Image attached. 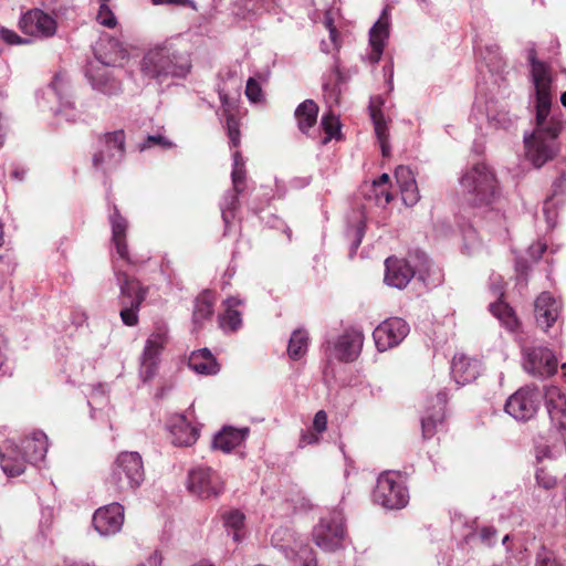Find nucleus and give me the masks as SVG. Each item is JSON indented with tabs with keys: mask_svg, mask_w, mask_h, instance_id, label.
Wrapping results in <instances>:
<instances>
[{
	"mask_svg": "<svg viewBox=\"0 0 566 566\" xmlns=\"http://www.w3.org/2000/svg\"><path fill=\"white\" fill-rule=\"evenodd\" d=\"M14 265L10 260H6L0 256V290H2L7 283L8 277L13 273Z\"/></svg>",
	"mask_w": 566,
	"mask_h": 566,
	"instance_id": "obj_55",
	"label": "nucleus"
},
{
	"mask_svg": "<svg viewBox=\"0 0 566 566\" xmlns=\"http://www.w3.org/2000/svg\"><path fill=\"white\" fill-rule=\"evenodd\" d=\"M25 459L18 444L7 441L0 452V467L7 476L14 478L25 471Z\"/></svg>",
	"mask_w": 566,
	"mask_h": 566,
	"instance_id": "obj_22",
	"label": "nucleus"
},
{
	"mask_svg": "<svg viewBox=\"0 0 566 566\" xmlns=\"http://www.w3.org/2000/svg\"><path fill=\"white\" fill-rule=\"evenodd\" d=\"M400 192L403 203L408 207L415 206L420 198L416 181L411 184L409 182L408 186L400 187Z\"/></svg>",
	"mask_w": 566,
	"mask_h": 566,
	"instance_id": "obj_48",
	"label": "nucleus"
},
{
	"mask_svg": "<svg viewBox=\"0 0 566 566\" xmlns=\"http://www.w3.org/2000/svg\"><path fill=\"white\" fill-rule=\"evenodd\" d=\"M327 427V415L324 410H319L315 413L313 419V428L317 433H322Z\"/></svg>",
	"mask_w": 566,
	"mask_h": 566,
	"instance_id": "obj_57",
	"label": "nucleus"
},
{
	"mask_svg": "<svg viewBox=\"0 0 566 566\" xmlns=\"http://www.w3.org/2000/svg\"><path fill=\"white\" fill-rule=\"evenodd\" d=\"M53 510L51 507L43 509L41 512V520L39 523V531L42 536H46L48 531L52 525Z\"/></svg>",
	"mask_w": 566,
	"mask_h": 566,
	"instance_id": "obj_54",
	"label": "nucleus"
},
{
	"mask_svg": "<svg viewBox=\"0 0 566 566\" xmlns=\"http://www.w3.org/2000/svg\"><path fill=\"white\" fill-rule=\"evenodd\" d=\"M534 566H562V564L556 559L553 552L542 546L536 553Z\"/></svg>",
	"mask_w": 566,
	"mask_h": 566,
	"instance_id": "obj_49",
	"label": "nucleus"
},
{
	"mask_svg": "<svg viewBox=\"0 0 566 566\" xmlns=\"http://www.w3.org/2000/svg\"><path fill=\"white\" fill-rule=\"evenodd\" d=\"M19 447L28 462L36 464L43 461L46 455L49 448L48 437L42 431H34L22 439Z\"/></svg>",
	"mask_w": 566,
	"mask_h": 566,
	"instance_id": "obj_27",
	"label": "nucleus"
},
{
	"mask_svg": "<svg viewBox=\"0 0 566 566\" xmlns=\"http://www.w3.org/2000/svg\"><path fill=\"white\" fill-rule=\"evenodd\" d=\"M490 312L500 321V323L510 332H515L518 327V319L512 307L503 301L490 304Z\"/></svg>",
	"mask_w": 566,
	"mask_h": 566,
	"instance_id": "obj_36",
	"label": "nucleus"
},
{
	"mask_svg": "<svg viewBox=\"0 0 566 566\" xmlns=\"http://www.w3.org/2000/svg\"><path fill=\"white\" fill-rule=\"evenodd\" d=\"M175 145L163 134L148 135L147 138L138 145L140 151L149 148L159 147L161 149H170Z\"/></svg>",
	"mask_w": 566,
	"mask_h": 566,
	"instance_id": "obj_44",
	"label": "nucleus"
},
{
	"mask_svg": "<svg viewBox=\"0 0 566 566\" xmlns=\"http://www.w3.org/2000/svg\"><path fill=\"white\" fill-rule=\"evenodd\" d=\"M395 178L399 188L402 186H408L409 182L411 184L416 181L412 170L407 166L397 167L395 170Z\"/></svg>",
	"mask_w": 566,
	"mask_h": 566,
	"instance_id": "obj_53",
	"label": "nucleus"
},
{
	"mask_svg": "<svg viewBox=\"0 0 566 566\" xmlns=\"http://www.w3.org/2000/svg\"><path fill=\"white\" fill-rule=\"evenodd\" d=\"M553 206H554L553 198H548L544 202V207H543V211H544V214H545V218H546V222H547L549 228H554L555 224H556V214L552 210Z\"/></svg>",
	"mask_w": 566,
	"mask_h": 566,
	"instance_id": "obj_58",
	"label": "nucleus"
},
{
	"mask_svg": "<svg viewBox=\"0 0 566 566\" xmlns=\"http://www.w3.org/2000/svg\"><path fill=\"white\" fill-rule=\"evenodd\" d=\"M485 119L488 126L493 129H510L516 122L505 109H496L493 102L486 103Z\"/></svg>",
	"mask_w": 566,
	"mask_h": 566,
	"instance_id": "obj_33",
	"label": "nucleus"
},
{
	"mask_svg": "<svg viewBox=\"0 0 566 566\" xmlns=\"http://www.w3.org/2000/svg\"><path fill=\"white\" fill-rule=\"evenodd\" d=\"M496 534L497 532L493 526H483L479 532L481 542L486 546H492L496 543Z\"/></svg>",
	"mask_w": 566,
	"mask_h": 566,
	"instance_id": "obj_56",
	"label": "nucleus"
},
{
	"mask_svg": "<svg viewBox=\"0 0 566 566\" xmlns=\"http://www.w3.org/2000/svg\"><path fill=\"white\" fill-rule=\"evenodd\" d=\"M321 125L326 134V136L323 139L324 144L328 143L333 138L338 137V135L340 134L339 119L332 113L323 115L321 119Z\"/></svg>",
	"mask_w": 566,
	"mask_h": 566,
	"instance_id": "obj_43",
	"label": "nucleus"
},
{
	"mask_svg": "<svg viewBox=\"0 0 566 566\" xmlns=\"http://www.w3.org/2000/svg\"><path fill=\"white\" fill-rule=\"evenodd\" d=\"M483 249L475 229L469 227L463 231L462 252L469 256L479 254Z\"/></svg>",
	"mask_w": 566,
	"mask_h": 566,
	"instance_id": "obj_42",
	"label": "nucleus"
},
{
	"mask_svg": "<svg viewBox=\"0 0 566 566\" xmlns=\"http://www.w3.org/2000/svg\"><path fill=\"white\" fill-rule=\"evenodd\" d=\"M96 21L108 29H113L117 25V19L111 9L109 4L101 3L96 14Z\"/></svg>",
	"mask_w": 566,
	"mask_h": 566,
	"instance_id": "obj_46",
	"label": "nucleus"
},
{
	"mask_svg": "<svg viewBox=\"0 0 566 566\" xmlns=\"http://www.w3.org/2000/svg\"><path fill=\"white\" fill-rule=\"evenodd\" d=\"M232 159H233L232 172H231L232 185L237 192H242L243 184L245 180V161H244V158L242 157V155L238 150H235L232 154Z\"/></svg>",
	"mask_w": 566,
	"mask_h": 566,
	"instance_id": "obj_39",
	"label": "nucleus"
},
{
	"mask_svg": "<svg viewBox=\"0 0 566 566\" xmlns=\"http://www.w3.org/2000/svg\"><path fill=\"white\" fill-rule=\"evenodd\" d=\"M535 93V127L523 136L525 159L535 168L553 160L559 151L558 136L563 129L560 111H552V78L547 66L530 54Z\"/></svg>",
	"mask_w": 566,
	"mask_h": 566,
	"instance_id": "obj_1",
	"label": "nucleus"
},
{
	"mask_svg": "<svg viewBox=\"0 0 566 566\" xmlns=\"http://www.w3.org/2000/svg\"><path fill=\"white\" fill-rule=\"evenodd\" d=\"M448 398L449 392L442 389L437 392L434 398L427 400L424 412L421 417L423 439H431L439 430L443 429Z\"/></svg>",
	"mask_w": 566,
	"mask_h": 566,
	"instance_id": "obj_14",
	"label": "nucleus"
},
{
	"mask_svg": "<svg viewBox=\"0 0 566 566\" xmlns=\"http://www.w3.org/2000/svg\"><path fill=\"white\" fill-rule=\"evenodd\" d=\"M382 101L379 96L371 98L369 105L370 118L374 124L375 133L378 140H388V127L384 114L380 111Z\"/></svg>",
	"mask_w": 566,
	"mask_h": 566,
	"instance_id": "obj_37",
	"label": "nucleus"
},
{
	"mask_svg": "<svg viewBox=\"0 0 566 566\" xmlns=\"http://www.w3.org/2000/svg\"><path fill=\"white\" fill-rule=\"evenodd\" d=\"M245 96L252 103L261 102L263 98L261 85L253 77H250L247 82Z\"/></svg>",
	"mask_w": 566,
	"mask_h": 566,
	"instance_id": "obj_51",
	"label": "nucleus"
},
{
	"mask_svg": "<svg viewBox=\"0 0 566 566\" xmlns=\"http://www.w3.org/2000/svg\"><path fill=\"white\" fill-rule=\"evenodd\" d=\"M310 337L304 328L295 329L289 339L287 355L293 360L301 359L308 349Z\"/></svg>",
	"mask_w": 566,
	"mask_h": 566,
	"instance_id": "obj_35",
	"label": "nucleus"
},
{
	"mask_svg": "<svg viewBox=\"0 0 566 566\" xmlns=\"http://www.w3.org/2000/svg\"><path fill=\"white\" fill-rule=\"evenodd\" d=\"M388 182V174H382L378 179L373 181L370 191L374 193L376 203L378 206H386L392 200L391 193L386 188Z\"/></svg>",
	"mask_w": 566,
	"mask_h": 566,
	"instance_id": "obj_41",
	"label": "nucleus"
},
{
	"mask_svg": "<svg viewBox=\"0 0 566 566\" xmlns=\"http://www.w3.org/2000/svg\"><path fill=\"white\" fill-rule=\"evenodd\" d=\"M155 6H175V7H192L195 2L192 0H151Z\"/></svg>",
	"mask_w": 566,
	"mask_h": 566,
	"instance_id": "obj_59",
	"label": "nucleus"
},
{
	"mask_svg": "<svg viewBox=\"0 0 566 566\" xmlns=\"http://www.w3.org/2000/svg\"><path fill=\"white\" fill-rule=\"evenodd\" d=\"M163 557L158 552H154L146 560L145 566H161Z\"/></svg>",
	"mask_w": 566,
	"mask_h": 566,
	"instance_id": "obj_64",
	"label": "nucleus"
},
{
	"mask_svg": "<svg viewBox=\"0 0 566 566\" xmlns=\"http://www.w3.org/2000/svg\"><path fill=\"white\" fill-rule=\"evenodd\" d=\"M318 434L317 432H303L300 439V447L304 448L305 446L317 443L319 441Z\"/></svg>",
	"mask_w": 566,
	"mask_h": 566,
	"instance_id": "obj_62",
	"label": "nucleus"
},
{
	"mask_svg": "<svg viewBox=\"0 0 566 566\" xmlns=\"http://www.w3.org/2000/svg\"><path fill=\"white\" fill-rule=\"evenodd\" d=\"M227 130L230 139V147H238L240 144V130L239 124L233 115L227 116Z\"/></svg>",
	"mask_w": 566,
	"mask_h": 566,
	"instance_id": "obj_52",
	"label": "nucleus"
},
{
	"mask_svg": "<svg viewBox=\"0 0 566 566\" xmlns=\"http://www.w3.org/2000/svg\"><path fill=\"white\" fill-rule=\"evenodd\" d=\"M241 192H237L234 188L226 192L220 203L222 220L226 226L230 224V222L234 218V211L239 203V195Z\"/></svg>",
	"mask_w": 566,
	"mask_h": 566,
	"instance_id": "obj_40",
	"label": "nucleus"
},
{
	"mask_svg": "<svg viewBox=\"0 0 566 566\" xmlns=\"http://www.w3.org/2000/svg\"><path fill=\"white\" fill-rule=\"evenodd\" d=\"M364 344V334L358 329H348L337 337L333 344V354L340 361L349 363L357 359Z\"/></svg>",
	"mask_w": 566,
	"mask_h": 566,
	"instance_id": "obj_18",
	"label": "nucleus"
},
{
	"mask_svg": "<svg viewBox=\"0 0 566 566\" xmlns=\"http://www.w3.org/2000/svg\"><path fill=\"white\" fill-rule=\"evenodd\" d=\"M191 71V52L169 40L146 49L138 62L142 80L159 87H169L186 80Z\"/></svg>",
	"mask_w": 566,
	"mask_h": 566,
	"instance_id": "obj_2",
	"label": "nucleus"
},
{
	"mask_svg": "<svg viewBox=\"0 0 566 566\" xmlns=\"http://www.w3.org/2000/svg\"><path fill=\"white\" fill-rule=\"evenodd\" d=\"M167 428L171 436V442L178 447H189L198 439V430L193 427L185 415L172 416Z\"/></svg>",
	"mask_w": 566,
	"mask_h": 566,
	"instance_id": "obj_21",
	"label": "nucleus"
},
{
	"mask_svg": "<svg viewBox=\"0 0 566 566\" xmlns=\"http://www.w3.org/2000/svg\"><path fill=\"white\" fill-rule=\"evenodd\" d=\"M462 190L475 207L490 206L500 196V188L494 172L483 163L465 170L460 178Z\"/></svg>",
	"mask_w": 566,
	"mask_h": 566,
	"instance_id": "obj_4",
	"label": "nucleus"
},
{
	"mask_svg": "<svg viewBox=\"0 0 566 566\" xmlns=\"http://www.w3.org/2000/svg\"><path fill=\"white\" fill-rule=\"evenodd\" d=\"M145 480L144 463L138 452L119 453L106 480L107 485L117 493L136 491Z\"/></svg>",
	"mask_w": 566,
	"mask_h": 566,
	"instance_id": "obj_5",
	"label": "nucleus"
},
{
	"mask_svg": "<svg viewBox=\"0 0 566 566\" xmlns=\"http://www.w3.org/2000/svg\"><path fill=\"white\" fill-rule=\"evenodd\" d=\"M187 489L202 500L218 497L224 490L221 476L205 464L191 468L187 476Z\"/></svg>",
	"mask_w": 566,
	"mask_h": 566,
	"instance_id": "obj_11",
	"label": "nucleus"
},
{
	"mask_svg": "<svg viewBox=\"0 0 566 566\" xmlns=\"http://www.w3.org/2000/svg\"><path fill=\"white\" fill-rule=\"evenodd\" d=\"M348 235H350V248H349V258H354L356 254L363 238L365 235V222L364 220H359L355 227L348 230Z\"/></svg>",
	"mask_w": 566,
	"mask_h": 566,
	"instance_id": "obj_45",
	"label": "nucleus"
},
{
	"mask_svg": "<svg viewBox=\"0 0 566 566\" xmlns=\"http://www.w3.org/2000/svg\"><path fill=\"white\" fill-rule=\"evenodd\" d=\"M389 36V21L386 15V11L382 12L381 17L374 23L369 30V45L370 52L367 55V60L371 64H376L380 61L386 40Z\"/></svg>",
	"mask_w": 566,
	"mask_h": 566,
	"instance_id": "obj_24",
	"label": "nucleus"
},
{
	"mask_svg": "<svg viewBox=\"0 0 566 566\" xmlns=\"http://www.w3.org/2000/svg\"><path fill=\"white\" fill-rule=\"evenodd\" d=\"M19 28L30 39L45 40L55 35L57 22L51 14L33 8L22 13Z\"/></svg>",
	"mask_w": 566,
	"mask_h": 566,
	"instance_id": "obj_13",
	"label": "nucleus"
},
{
	"mask_svg": "<svg viewBox=\"0 0 566 566\" xmlns=\"http://www.w3.org/2000/svg\"><path fill=\"white\" fill-rule=\"evenodd\" d=\"M522 354L523 368L531 376L544 379L557 371V358L547 347H524Z\"/></svg>",
	"mask_w": 566,
	"mask_h": 566,
	"instance_id": "obj_12",
	"label": "nucleus"
},
{
	"mask_svg": "<svg viewBox=\"0 0 566 566\" xmlns=\"http://www.w3.org/2000/svg\"><path fill=\"white\" fill-rule=\"evenodd\" d=\"M167 343L165 329H158L149 335L140 356L139 376L144 381L151 379L157 371L160 354Z\"/></svg>",
	"mask_w": 566,
	"mask_h": 566,
	"instance_id": "obj_16",
	"label": "nucleus"
},
{
	"mask_svg": "<svg viewBox=\"0 0 566 566\" xmlns=\"http://www.w3.org/2000/svg\"><path fill=\"white\" fill-rule=\"evenodd\" d=\"M248 434L249 428L226 427L214 436L212 446L224 453H230L247 439Z\"/></svg>",
	"mask_w": 566,
	"mask_h": 566,
	"instance_id": "obj_29",
	"label": "nucleus"
},
{
	"mask_svg": "<svg viewBox=\"0 0 566 566\" xmlns=\"http://www.w3.org/2000/svg\"><path fill=\"white\" fill-rule=\"evenodd\" d=\"M108 220L112 228V242L118 258L123 261L130 262L126 243V232L128 229L127 219L123 217L117 207L114 206L113 211L108 214Z\"/></svg>",
	"mask_w": 566,
	"mask_h": 566,
	"instance_id": "obj_23",
	"label": "nucleus"
},
{
	"mask_svg": "<svg viewBox=\"0 0 566 566\" xmlns=\"http://www.w3.org/2000/svg\"><path fill=\"white\" fill-rule=\"evenodd\" d=\"M542 400V391L535 386L527 385L507 398L504 410L516 421L526 422L537 413Z\"/></svg>",
	"mask_w": 566,
	"mask_h": 566,
	"instance_id": "obj_10",
	"label": "nucleus"
},
{
	"mask_svg": "<svg viewBox=\"0 0 566 566\" xmlns=\"http://www.w3.org/2000/svg\"><path fill=\"white\" fill-rule=\"evenodd\" d=\"M126 135L123 129L98 136L92 153V166L96 171L108 174L124 160Z\"/></svg>",
	"mask_w": 566,
	"mask_h": 566,
	"instance_id": "obj_6",
	"label": "nucleus"
},
{
	"mask_svg": "<svg viewBox=\"0 0 566 566\" xmlns=\"http://www.w3.org/2000/svg\"><path fill=\"white\" fill-rule=\"evenodd\" d=\"M345 534V518L340 510H333L322 516L312 532L314 543L326 552L340 548Z\"/></svg>",
	"mask_w": 566,
	"mask_h": 566,
	"instance_id": "obj_8",
	"label": "nucleus"
},
{
	"mask_svg": "<svg viewBox=\"0 0 566 566\" xmlns=\"http://www.w3.org/2000/svg\"><path fill=\"white\" fill-rule=\"evenodd\" d=\"M300 542H304V539L289 527H279L271 536L272 546L279 549L285 558H292V554H295V548L300 546Z\"/></svg>",
	"mask_w": 566,
	"mask_h": 566,
	"instance_id": "obj_31",
	"label": "nucleus"
},
{
	"mask_svg": "<svg viewBox=\"0 0 566 566\" xmlns=\"http://www.w3.org/2000/svg\"><path fill=\"white\" fill-rule=\"evenodd\" d=\"M223 521L226 527L238 531L243 525L244 515L238 510L231 511L224 515ZM233 538H238L237 532L233 533Z\"/></svg>",
	"mask_w": 566,
	"mask_h": 566,
	"instance_id": "obj_50",
	"label": "nucleus"
},
{
	"mask_svg": "<svg viewBox=\"0 0 566 566\" xmlns=\"http://www.w3.org/2000/svg\"><path fill=\"white\" fill-rule=\"evenodd\" d=\"M408 323L400 317H390L381 322L374 331L373 337L379 352L398 346L409 334Z\"/></svg>",
	"mask_w": 566,
	"mask_h": 566,
	"instance_id": "obj_15",
	"label": "nucleus"
},
{
	"mask_svg": "<svg viewBox=\"0 0 566 566\" xmlns=\"http://www.w3.org/2000/svg\"><path fill=\"white\" fill-rule=\"evenodd\" d=\"M87 321L86 313L81 308H74L71 314V322L76 327H82Z\"/></svg>",
	"mask_w": 566,
	"mask_h": 566,
	"instance_id": "obj_60",
	"label": "nucleus"
},
{
	"mask_svg": "<svg viewBox=\"0 0 566 566\" xmlns=\"http://www.w3.org/2000/svg\"><path fill=\"white\" fill-rule=\"evenodd\" d=\"M373 496L376 503L389 510H400L409 501V492L401 475L392 471L379 475Z\"/></svg>",
	"mask_w": 566,
	"mask_h": 566,
	"instance_id": "obj_9",
	"label": "nucleus"
},
{
	"mask_svg": "<svg viewBox=\"0 0 566 566\" xmlns=\"http://www.w3.org/2000/svg\"><path fill=\"white\" fill-rule=\"evenodd\" d=\"M324 92L325 96L329 101L337 102L339 90L337 88V85H331V84H324Z\"/></svg>",
	"mask_w": 566,
	"mask_h": 566,
	"instance_id": "obj_63",
	"label": "nucleus"
},
{
	"mask_svg": "<svg viewBox=\"0 0 566 566\" xmlns=\"http://www.w3.org/2000/svg\"><path fill=\"white\" fill-rule=\"evenodd\" d=\"M293 566H317L316 555L314 549L305 542H300V546L295 548V554L292 558Z\"/></svg>",
	"mask_w": 566,
	"mask_h": 566,
	"instance_id": "obj_38",
	"label": "nucleus"
},
{
	"mask_svg": "<svg viewBox=\"0 0 566 566\" xmlns=\"http://www.w3.org/2000/svg\"><path fill=\"white\" fill-rule=\"evenodd\" d=\"M115 277L119 287L120 318L125 325L135 326L138 323L139 307L147 295V287H144L139 281L129 277L117 268H115Z\"/></svg>",
	"mask_w": 566,
	"mask_h": 566,
	"instance_id": "obj_7",
	"label": "nucleus"
},
{
	"mask_svg": "<svg viewBox=\"0 0 566 566\" xmlns=\"http://www.w3.org/2000/svg\"><path fill=\"white\" fill-rule=\"evenodd\" d=\"M0 40L8 45H28L32 43V39L23 38L6 27L0 28Z\"/></svg>",
	"mask_w": 566,
	"mask_h": 566,
	"instance_id": "obj_47",
	"label": "nucleus"
},
{
	"mask_svg": "<svg viewBox=\"0 0 566 566\" xmlns=\"http://www.w3.org/2000/svg\"><path fill=\"white\" fill-rule=\"evenodd\" d=\"M188 366L198 375L211 376L217 375L220 366L208 348L193 350L188 359Z\"/></svg>",
	"mask_w": 566,
	"mask_h": 566,
	"instance_id": "obj_28",
	"label": "nucleus"
},
{
	"mask_svg": "<svg viewBox=\"0 0 566 566\" xmlns=\"http://www.w3.org/2000/svg\"><path fill=\"white\" fill-rule=\"evenodd\" d=\"M318 114V106L313 99H305L295 109L294 116L297 120L298 129L303 134H307L308 130L316 124Z\"/></svg>",
	"mask_w": 566,
	"mask_h": 566,
	"instance_id": "obj_32",
	"label": "nucleus"
},
{
	"mask_svg": "<svg viewBox=\"0 0 566 566\" xmlns=\"http://www.w3.org/2000/svg\"><path fill=\"white\" fill-rule=\"evenodd\" d=\"M547 249V245L545 242H541L538 241L537 243L531 245L528 248V254L532 259H534L535 261H537L538 259L542 258V255L544 254V252L546 251Z\"/></svg>",
	"mask_w": 566,
	"mask_h": 566,
	"instance_id": "obj_61",
	"label": "nucleus"
},
{
	"mask_svg": "<svg viewBox=\"0 0 566 566\" xmlns=\"http://www.w3.org/2000/svg\"><path fill=\"white\" fill-rule=\"evenodd\" d=\"M99 44L95 49V61L87 64L85 75L91 83L93 90L113 96L122 92V82L115 75L114 69L126 56V51L116 40H109V51H103Z\"/></svg>",
	"mask_w": 566,
	"mask_h": 566,
	"instance_id": "obj_3",
	"label": "nucleus"
},
{
	"mask_svg": "<svg viewBox=\"0 0 566 566\" xmlns=\"http://www.w3.org/2000/svg\"><path fill=\"white\" fill-rule=\"evenodd\" d=\"M560 302L553 297L551 293L543 292L534 303V315L537 325L547 331L559 317Z\"/></svg>",
	"mask_w": 566,
	"mask_h": 566,
	"instance_id": "obj_20",
	"label": "nucleus"
},
{
	"mask_svg": "<svg viewBox=\"0 0 566 566\" xmlns=\"http://www.w3.org/2000/svg\"><path fill=\"white\" fill-rule=\"evenodd\" d=\"M480 369L481 363L465 355H455L452 359L451 375L454 381L460 386L475 380L480 375Z\"/></svg>",
	"mask_w": 566,
	"mask_h": 566,
	"instance_id": "obj_25",
	"label": "nucleus"
},
{
	"mask_svg": "<svg viewBox=\"0 0 566 566\" xmlns=\"http://www.w3.org/2000/svg\"><path fill=\"white\" fill-rule=\"evenodd\" d=\"M50 90L60 103V107L55 111V115L63 117L66 122H76L80 115L76 112L73 102L64 95V83L61 75H55L53 77L50 84Z\"/></svg>",
	"mask_w": 566,
	"mask_h": 566,
	"instance_id": "obj_30",
	"label": "nucleus"
},
{
	"mask_svg": "<svg viewBox=\"0 0 566 566\" xmlns=\"http://www.w3.org/2000/svg\"><path fill=\"white\" fill-rule=\"evenodd\" d=\"M214 296L210 291L202 292L195 301L192 321L195 325H201L211 318L213 314Z\"/></svg>",
	"mask_w": 566,
	"mask_h": 566,
	"instance_id": "obj_34",
	"label": "nucleus"
},
{
	"mask_svg": "<svg viewBox=\"0 0 566 566\" xmlns=\"http://www.w3.org/2000/svg\"><path fill=\"white\" fill-rule=\"evenodd\" d=\"M124 516V506L114 502L97 509L93 514L92 523L101 536H112L122 530Z\"/></svg>",
	"mask_w": 566,
	"mask_h": 566,
	"instance_id": "obj_17",
	"label": "nucleus"
},
{
	"mask_svg": "<svg viewBox=\"0 0 566 566\" xmlns=\"http://www.w3.org/2000/svg\"><path fill=\"white\" fill-rule=\"evenodd\" d=\"M244 304V300L239 296H229L223 302V313L218 316L219 327L224 333H234L242 326V314L237 310Z\"/></svg>",
	"mask_w": 566,
	"mask_h": 566,
	"instance_id": "obj_26",
	"label": "nucleus"
},
{
	"mask_svg": "<svg viewBox=\"0 0 566 566\" xmlns=\"http://www.w3.org/2000/svg\"><path fill=\"white\" fill-rule=\"evenodd\" d=\"M384 281L388 286L402 290L415 276L416 271L405 259L389 256L385 261Z\"/></svg>",
	"mask_w": 566,
	"mask_h": 566,
	"instance_id": "obj_19",
	"label": "nucleus"
}]
</instances>
